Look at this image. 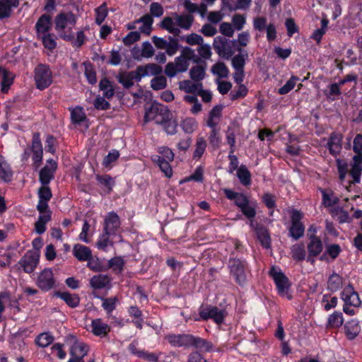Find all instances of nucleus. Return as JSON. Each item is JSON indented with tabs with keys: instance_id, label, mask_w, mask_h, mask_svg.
Here are the masks:
<instances>
[{
	"instance_id": "39",
	"label": "nucleus",
	"mask_w": 362,
	"mask_h": 362,
	"mask_svg": "<svg viewBox=\"0 0 362 362\" xmlns=\"http://www.w3.org/2000/svg\"><path fill=\"white\" fill-rule=\"evenodd\" d=\"M176 16V23L177 25L183 28L185 30H189L194 21V17L190 15H178L177 13H175Z\"/></svg>"
},
{
	"instance_id": "30",
	"label": "nucleus",
	"mask_w": 362,
	"mask_h": 362,
	"mask_svg": "<svg viewBox=\"0 0 362 362\" xmlns=\"http://www.w3.org/2000/svg\"><path fill=\"white\" fill-rule=\"evenodd\" d=\"M55 295L71 308H76L79 305L80 298L76 294H72L68 292H57Z\"/></svg>"
},
{
	"instance_id": "4",
	"label": "nucleus",
	"mask_w": 362,
	"mask_h": 362,
	"mask_svg": "<svg viewBox=\"0 0 362 362\" xmlns=\"http://www.w3.org/2000/svg\"><path fill=\"white\" fill-rule=\"evenodd\" d=\"M341 298L344 303L343 311L349 315H355V308L361 306V300L352 285L349 284L343 289Z\"/></svg>"
},
{
	"instance_id": "3",
	"label": "nucleus",
	"mask_w": 362,
	"mask_h": 362,
	"mask_svg": "<svg viewBox=\"0 0 362 362\" xmlns=\"http://www.w3.org/2000/svg\"><path fill=\"white\" fill-rule=\"evenodd\" d=\"M269 275L274 280L279 294L287 299H291L292 296L290 293L291 283L281 269L277 266H272L269 271Z\"/></svg>"
},
{
	"instance_id": "49",
	"label": "nucleus",
	"mask_w": 362,
	"mask_h": 362,
	"mask_svg": "<svg viewBox=\"0 0 362 362\" xmlns=\"http://www.w3.org/2000/svg\"><path fill=\"white\" fill-rule=\"evenodd\" d=\"M199 86L202 88V84L201 83L198 84L192 83L189 80H184L180 83V88L187 93H197Z\"/></svg>"
},
{
	"instance_id": "47",
	"label": "nucleus",
	"mask_w": 362,
	"mask_h": 362,
	"mask_svg": "<svg viewBox=\"0 0 362 362\" xmlns=\"http://www.w3.org/2000/svg\"><path fill=\"white\" fill-rule=\"evenodd\" d=\"M214 74H216L219 78H227L229 74L228 68L222 62L216 63L211 69Z\"/></svg>"
},
{
	"instance_id": "15",
	"label": "nucleus",
	"mask_w": 362,
	"mask_h": 362,
	"mask_svg": "<svg viewBox=\"0 0 362 362\" xmlns=\"http://www.w3.org/2000/svg\"><path fill=\"white\" fill-rule=\"evenodd\" d=\"M168 342L173 346H192L193 335L192 334H171L167 337Z\"/></svg>"
},
{
	"instance_id": "24",
	"label": "nucleus",
	"mask_w": 362,
	"mask_h": 362,
	"mask_svg": "<svg viewBox=\"0 0 362 362\" xmlns=\"http://www.w3.org/2000/svg\"><path fill=\"white\" fill-rule=\"evenodd\" d=\"M324 95L329 101H334L339 99L342 92L341 86L338 83H332L327 86V88L323 90Z\"/></svg>"
},
{
	"instance_id": "32",
	"label": "nucleus",
	"mask_w": 362,
	"mask_h": 362,
	"mask_svg": "<svg viewBox=\"0 0 362 362\" xmlns=\"http://www.w3.org/2000/svg\"><path fill=\"white\" fill-rule=\"evenodd\" d=\"M323 249L322 243L320 239L315 236H311L310 242L308 245L309 255L311 256H317Z\"/></svg>"
},
{
	"instance_id": "37",
	"label": "nucleus",
	"mask_w": 362,
	"mask_h": 362,
	"mask_svg": "<svg viewBox=\"0 0 362 362\" xmlns=\"http://www.w3.org/2000/svg\"><path fill=\"white\" fill-rule=\"evenodd\" d=\"M182 131L188 134H192L198 127V123L194 117H186L180 122Z\"/></svg>"
},
{
	"instance_id": "46",
	"label": "nucleus",
	"mask_w": 362,
	"mask_h": 362,
	"mask_svg": "<svg viewBox=\"0 0 362 362\" xmlns=\"http://www.w3.org/2000/svg\"><path fill=\"white\" fill-rule=\"evenodd\" d=\"M115 228H105V233L102 234L97 243L98 247L103 250H106L108 245H111L112 242L110 240V234Z\"/></svg>"
},
{
	"instance_id": "56",
	"label": "nucleus",
	"mask_w": 362,
	"mask_h": 362,
	"mask_svg": "<svg viewBox=\"0 0 362 362\" xmlns=\"http://www.w3.org/2000/svg\"><path fill=\"white\" fill-rule=\"evenodd\" d=\"M103 300V308L106 311L107 314H111L112 312L116 308V303L117 302V298L116 297L110 298H101Z\"/></svg>"
},
{
	"instance_id": "40",
	"label": "nucleus",
	"mask_w": 362,
	"mask_h": 362,
	"mask_svg": "<svg viewBox=\"0 0 362 362\" xmlns=\"http://www.w3.org/2000/svg\"><path fill=\"white\" fill-rule=\"evenodd\" d=\"M342 286V278L339 274L333 273L327 281V288L332 292H336Z\"/></svg>"
},
{
	"instance_id": "59",
	"label": "nucleus",
	"mask_w": 362,
	"mask_h": 362,
	"mask_svg": "<svg viewBox=\"0 0 362 362\" xmlns=\"http://www.w3.org/2000/svg\"><path fill=\"white\" fill-rule=\"evenodd\" d=\"M117 79L119 83L127 89L130 88L134 85V82L132 81V78H131L129 72L127 74H119L117 76Z\"/></svg>"
},
{
	"instance_id": "58",
	"label": "nucleus",
	"mask_w": 362,
	"mask_h": 362,
	"mask_svg": "<svg viewBox=\"0 0 362 362\" xmlns=\"http://www.w3.org/2000/svg\"><path fill=\"white\" fill-rule=\"evenodd\" d=\"M105 226H118L120 224L119 216L114 211L109 212L105 218Z\"/></svg>"
},
{
	"instance_id": "51",
	"label": "nucleus",
	"mask_w": 362,
	"mask_h": 362,
	"mask_svg": "<svg viewBox=\"0 0 362 362\" xmlns=\"http://www.w3.org/2000/svg\"><path fill=\"white\" fill-rule=\"evenodd\" d=\"M104 96L98 95L93 101L94 107L98 110H107L110 108V103L105 100Z\"/></svg>"
},
{
	"instance_id": "16",
	"label": "nucleus",
	"mask_w": 362,
	"mask_h": 362,
	"mask_svg": "<svg viewBox=\"0 0 362 362\" xmlns=\"http://www.w3.org/2000/svg\"><path fill=\"white\" fill-rule=\"evenodd\" d=\"M0 76L1 79V91L3 93H7L14 82L15 74L5 67L0 66Z\"/></svg>"
},
{
	"instance_id": "35",
	"label": "nucleus",
	"mask_w": 362,
	"mask_h": 362,
	"mask_svg": "<svg viewBox=\"0 0 362 362\" xmlns=\"http://www.w3.org/2000/svg\"><path fill=\"white\" fill-rule=\"evenodd\" d=\"M257 239L263 247L269 249L271 247V239L266 228H255Z\"/></svg>"
},
{
	"instance_id": "43",
	"label": "nucleus",
	"mask_w": 362,
	"mask_h": 362,
	"mask_svg": "<svg viewBox=\"0 0 362 362\" xmlns=\"http://www.w3.org/2000/svg\"><path fill=\"white\" fill-rule=\"evenodd\" d=\"M137 23H143V25L140 28L141 32L149 35L153 23V19L149 14H145L136 21Z\"/></svg>"
},
{
	"instance_id": "55",
	"label": "nucleus",
	"mask_w": 362,
	"mask_h": 362,
	"mask_svg": "<svg viewBox=\"0 0 362 362\" xmlns=\"http://www.w3.org/2000/svg\"><path fill=\"white\" fill-rule=\"evenodd\" d=\"M248 93L247 88L244 84H240L237 90H233L230 93L231 100H236L245 98Z\"/></svg>"
},
{
	"instance_id": "31",
	"label": "nucleus",
	"mask_w": 362,
	"mask_h": 362,
	"mask_svg": "<svg viewBox=\"0 0 362 362\" xmlns=\"http://www.w3.org/2000/svg\"><path fill=\"white\" fill-rule=\"evenodd\" d=\"M192 346H194L202 352H210L214 349V345L211 342L194 336H193Z\"/></svg>"
},
{
	"instance_id": "27",
	"label": "nucleus",
	"mask_w": 362,
	"mask_h": 362,
	"mask_svg": "<svg viewBox=\"0 0 362 362\" xmlns=\"http://www.w3.org/2000/svg\"><path fill=\"white\" fill-rule=\"evenodd\" d=\"M322 193V204L325 207H332L338 204L339 199L334 194L332 190L320 189Z\"/></svg>"
},
{
	"instance_id": "53",
	"label": "nucleus",
	"mask_w": 362,
	"mask_h": 362,
	"mask_svg": "<svg viewBox=\"0 0 362 362\" xmlns=\"http://www.w3.org/2000/svg\"><path fill=\"white\" fill-rule=\"evenodd\" d=\"M167 86V80L164 76H156L151 79V87L154 90L164 89Z\"/></svg>"
},
{
	"instance_id": "61",
	"label": "nucleus",
	"mask_w": 362,
	"mask_h": 362,
	"mask_svg": "<svg viewBox=\"0 0 362 362\" xmlns=\"http://www.w3.org/2000/svg\"><path fill=\"white\" fill-rule=\"evenodd\" d=\"M232 23L235 29L241 30L246 23V18L241 14H235L232 18Z\"/></svg>"
},
{
	"instance_id": "63",
	"label": "nucleus",
	"mask_w": 362,
	"mask_h": 362,
	"mask_svg": "<svg viewBox=\"0 0 362 362\" xmlns=\"http://www.w3.org/2000/svg\"><path fill=\"white\" fill-rule=\"evenodd\" d=\"M267 20L264 16H258L253 19V27L254 29L259 32L264 31L267 25Z\"/></svg>"
},
{
	"instance_id": "33",
	"label": "nucleus",
	"mask_w": 362,
	"mask_h": 362,
	"mask_svg": "<svg viewBox=\"0 0 362 362\" xmlns=\"http://www.w3.org/2000/svg\"><path fill=\"white\" fill-rule=\"evenodd\" d=\"M83 65L85 68L84 74L88 83L95 85L97 83V75L93 64L90 62L86 61L83 63Z\"/></svg>"
},
{
	"instance_id": "54",
	"label": "nucleus",
	"mask_w": 362,
	"mask_h": 362,
	"mask_svg": "<svg viewBox=\"0 0 362 362\" xmlns=\"http://www.w3.org/2000/svg\"><path fill=\"white\" fill-rule=\"evenodd\" d=\"M168 40L169 42H167V46L165 49L169 56H173L177 52L179 49V43L177 40L173 37L169 36Z\"/></svg>"
},
{
	"instance_id": "9",
	"label": "nucleus",
	"mask_w": 362,
	"mask_h": 362,
	"mask_svg": "<svg viewBox=\"0 0 362 362\" xmlns=\"http://www.w3.org/2000/svg\"><path fill=\"white\" fill-rule=\"evenodd\" d=\"M245 262L238 259H231L229 262L230 273L239 284L245 281Z\"/></svg>"
},
{
	"instance_id": "13",
	"label": "nucleus",
	"mask_w": 362,
	"mask_h": 362,
	"mask_svg": "<svg viewBox=\"0 0 362 362\" xmlns=\"http://www.w3.org/2000/svg\"><path fill=\"white\" fill-rule=\"evenodd\" d=\"M69 341L71 343L70 346L71 356L83 358L89 351L88 345L77 340L74 337H71Z\"/></svg>"
},
{
	"instance_id": "28",
	"label": "nucleus",
	"mask_w": 362,
	"mask_h": 362,
	"mask_svg": "<svg viewBox=\"0 0 362 362\" xmlns=\"http://www.w3.org/2000/svg\"><path fill=\"white\" fill-rule=\"evenodd\" d=\"M153 162L156 163L159 167L160 170L165 174V175L170 178L173 175V169L170 164L169 160H165L160 156H156L153 159Z\"/></svg>"
},
{
	"instance_id": "64",
	"label": "nucleus",
	"mask_w": 362,
	"mask_h": 362,
	"mask_svg": "<svg viewBox=\"0 0 362 362\" xmlns=\"http://www.w3.org/2000/svg\"><path fill=\"white\" fill-rule=\"evenodd\" d=\"M140 33L138 31L129 32L124 38L123 42L125 45L129 46L140 39Z\"/></svg>"
},
{
	"instance_id": "2",
	"label": "nucleus",
	"mask_w": 362,
	"mask_h": 362,
	"mask_svg": "<svg viewBox=\"0 0 362 362\" xmlns=\"http://www.w3.org/2000/svg\"><path fill=\"white\" fill-rule=\"evenodd\" d=\"M199 316L194 315L193 320L194 321L207 320L209 319L221 325L223 322L225 318L228 315V312L226 308H218L213 305H202L199 309Z\"/></svg>"
},
{
	"instance_id": "14",
	"label": "nucleus",
	"mask_w": 362,
	"mask_h": 362,
	"mask_svg": "<svg viewBox=\"0 0 362 362\" xmlns=\"http://www.w3.org/2000/svg\"><path fill=\"white\" fill-rule=\"evenodd\" d=\"M14 171L11 165L0 154V183L8 184L13 179Z\"/></svg>"
},
{
	"instance_id": "48",
	"label": "nucleus",
	"mask_w": 362,
	"mask_h": 362,
	"mask_svg": "<svg viewBox=\"0 0 362 362\" xmlns=\"http://www.w3.org/2000/svg\"><path fill=\"white\" fill-rule=\"evenodd\" d=\"M162 127L167 134L174 135L177 133V122L173 119V115H171L166 122H165L162 124Z\"/></svg>"
},
{
	"instance_id": "62",
	"label": "nucleus",
	"mask_w": 362,
	"mask_h": 362,
	"mask_svg": "<svg viewBox=\"0 0 362 362\" xmlns=\"http://www.w3.org/2000/svg\"><path fill=\"white\" fill-rule=\"evenodd\" d=\"M108 265L113 271L120 272L124 266V261L122 258L116 257L110 259Z\"/></svg>"
},
{
	"instance_id": "20",
	"label": "nucleus",
	"mask_w": 362,
	"mask_h": 362,
	"mask_svg": "<svg viewBox=\"0 0 362 362\" xmlns=\"http://www.w3.org/2000/svg\"><path fill=\"white\" fill-rule=\"evenodd\" d=\"M239 53L232 59V66L235 70H243L245 65V61L248 58L247 51L238 46L236 50Z\"/></svg>"
},
{
	"instance_id": "26",
	"label": "nucleus",
	"mask_w": 362,
	"mask_h": 362,
	"mask_svg": "<svg viewBox=\"0 0 362 362\" xmlns=\"http://www.w3.org/2000/svg\"><path fill=\"white\" fill-rule=\"evenodd\" d=\"M71 111V120L74 124H80L87 119V116L83 107L77 105L69 108Z\"/></svg>"
},
{
	"instance_id": "22",
	"label": "nucleus",
	"mask_w": 362,
	"mask_h": 362,
	"mask_svg": "<svg viewBox=\"0 0 362 362\" xmlns=\"http://www.w3.org/2000/svg\"><path fill=\"white\" fill-rule=\"evenodd\" d=\"M99 88L103 91V95L106 99H111L115 95L116 90L112 82L107 77L103 78L99 82Z\"/></svg>"
},
{
	"instance_id": "36",
	"label": "nucleus",
	"mask_w": 362,
	"mask_h": 362,
	"mask_svg": "<svg viewBox=\"0 0 362 362\" xmlns=\"http://www.w3.org/2000/svg\"><path fill=\"white\" fill-rule=\"evenodd\" d=\"M344 322L342 313L335 311L331 314L327 319V328H339Z\"/></svg>"
},
{
	"instance_id": "5",
	"label": "nucleus",
	"mask_w": 362,
	"mask_h": 362,
	"mask_svg": "<svg viewBox=\"0 0 362 362\" xmlns=\"http://www.w3.org/2000/svg\"><path fill=\"white\" fill-rule=\"evenodd\" d=\"M34 80L38 90H43L53 82L52 71L49 65L39 64L34 69Z\"/></svg>"
},
{
	"instance_id": "6",
	"label": "nucleus",
	"mask_w": 362,
	"mask_h": 362,
	"mask_svg": "<svg viewBox=\"0 0 362 362\" xmlns=\"http://www.w3.org/2000/svg\"><path fill=\"white\" fill-rule=\"evenodd\" d=\"M236 46V40H230L223 36H216L213 42V47L216 52L220 57L227 59L233 55L234 48Z\"/></svg>"
},
{
	"instance_id": "45",
	"label": "nucleus",
	"mask_w": 362,
	"mask_h": 362,
	"mask_svg": "<svg viewBox=\"0 0 362 362\" xmlns=\"http://www.w3.org/2000/svg\"><path fill=\"white\" fill-rule=\"evenodd\" d=\"M205 68L200 65L192 66L189 71V76L192 80L199 82L204 79L205 76Z\"/></svg>"
},
{
	"instance_id": "1",
	"label": "nucleus",
	"mask_w": 362,
	"mask_h": 362,
	"mask_svg": "<svg viewBox=\"0 0 362 362\" xmlns=\"http://www.w3.org/2000/svg\"><path fill=\"white\" fill-rule=\"evenodd\" d=\"M77 17L72 11H61L54 18V29L59 37L66 42H72L74 35L71 29L75 26Z\"/></svg>"
},
{
	"instance_id": "23",
	"label": "nucleus",
	"mask_w": 362,
	"mask_h": 362,
	"mask_svg": "<svg viewBox=\"0 0 362 362\" xmlns=\"http://www.w3.org/2000/svg\"><path fill=\"white\" fill-rule=\"evenodd\" d=\"M165 107V106L162 104L156 102L153 103L149 108L146 110L144 122L147 123L156 119Z\"/></svg>"
},
{
	"instance_id": "19",
	"label": "nucleus",
	"mask_w": 362,
	"mask_h": 362,
	"mask_svg": "<svg viewBox=\"0 0 362 362\" xmlns=\"http://www.w3.org/2000/svg\"><path fill=\"white\" fill-rule=\"evenodd\" d=\"M111 279L107 275L98 274L90 279V286L95 290L110 288Z\"/></svg>"
},
{
	"instance_id": "21",
	"label": "nucleus",
	"mask_w": 362,
	"mask_h": 362,
	"mask_svg": "<svg viewBox=\"0 0 362 362\" xmlns=\"http://www.w3.org/2000/svg\"><path fill=\"white\" fill-rule=\"evenodd\" d=\"M361 327L357 320H351L344 325V332L349 340L354 339L360 333Z\"/></svg>"
},
{
	"instance_id": "7",
	"label": "nucleus",
	"mask_w": 362,
	"mask_h": 362,
	"mask_svg": "<svg viewBox=\"0 0 362 362\" xmlns=\"http://www.w3.org/2000/svg\"><path fill=\"white\" fill-rule=\"evenodd\" d=\"M39 257L37 251H28L18 262V269H21L26 273L33 272L39 262Z\"/></svg>"
},
{
	"instance_id": "41",
	"label": "nucleus",
	"mask_w": 362,
	"mask_h": 362,
	"mask_svg": "<svg viewBox=\"0 0 362 362\" xmlns=\"http://www.w3.org/2000/svg\"><path fill=\"white\" fill-rule=\"evenodd\" d=\"M332 216L339 223H350L352 220L348 211L341 207L334 208L332 211Z\"/></svg>"
},
{
	"instance_id": "57",
	"label": "nucleus",
	"mask_w": 362,
	"mask_h": 362,
	"mask_svg": "<svg viewBox=\"0 0 362 362\" xmlns=\"http://www.w3.org/2000/svg\"><path fill=\"white\" fill-rule=\"evenodd\" d=\"M39 199L49 201L52 197L51 188L49 185H41L37 192Z\"/></svg>"
},
{
	"instance_id": "10",
	"label": "nucleus",
	"mask_w": 362,
	"mask_h": 362,
	"mask_svg": "<svg viewBox=\"0 0 362 362\" xmlns=\"http://www.w3.org/2000/svg\"><path fill=\"white\" fill-rule=\"evenodd\" d=\"M52 27V18L51 15L49 13L42 14L35 25L36 36L40 37V35L50 33Z\"/></svg>"
},
{
	"instance_id": "29",
	"label": "nucleus",
	"mask_w": 362,
	"mask_h": 362,
	"mask_svg": "<svg viewBox=\"0 0 362 362\" xmlns=\"http://www.w3.org/2000/svg\"><path fill=\"white\" fill-rule=\"evenodd\" d=\"M37 38L41 40L45 49L52 51L57 47V36L54 33H49L46 35H40V37H37Z\"/></svg>"
},
{
	"instance_id": "17",
	"label": "nucleus",
	"mask_w": 362,
	"mask_h": 362,
	"mask_svg": "<svg viewBox=\"0 0 362 362\" xmlns=\"http://www.w3.org/2000/svg\"><path fill=\"white\" fill-rule=\"evenodd\" d=\"M91 332L97 337H105L110 332V327L101 319H95L91 322Z\"/></svg>"
},
{
	"instance_id": "11",
	"label": "nucleus",
	"mask_w": 362,
	"mask_h": 362,
	"mask_svg": "<svg viewBox=\"0 0 362 362\" xmlns=\"http://www.w3.org/2000/svg\"><path fill=\"white\" fill-rule=\"evenodd\" d=\"M37 285L38 287L45 291L52 288L54 285L53 273L50 269H45L37 276Z\"/></svg>"
},
{
	"instance_id": "60",
	"label": "nucleus",
	"mask_w": 362,
	"mask_h": 362,
	"mask_svg": "<svg viewBox=\"0 0 362 362\" xmlns=\"http://www.w3.org/2000/svg\"><path fill=\"white\" fill-rule=\"evenodd\" d=\"M95 23L98 25H101L107 16V11L105 4L99 6L95 9Z\"/></svg>"
},
{
	"instance_id": "18",
	"label": "nucleus",
	"mask_w": 362,
	"mask_h": 362,
	"mask_svg": "<svg viewBox=\"0 0 362 362\" xmlns=\"http://www.w3.org/2000/svg\"><path fill=\"white\" fill-rule=\"evenodd\" d=\"M19 0H0V20L9 18L13 8H17Z\"/></svg>"
},
{
	"instance_id": "38",
	"label": "nucleus",
	"mask_w": 362,
	"mask_h": 362,
	"mask_svg": "<svg viewBox=\"0 0 362 362\" xmlns=\"http://www.w3.org/2000/svg\"><path fill=\"white\" fill-rule=\"evenodd\" d=\"M237 177L240 183L244 186H248L251 184V173L247 167L241 165L237 170Z\"/></svg>"
},
{
	"instance_id": "25",
	"label": "nucleus",
	"mask_w": 362,
	"mask_h": 362,
	"mask_svg": "<svg viewBox=\"0 0 362 362\" xmlns=\"http://www.w3.org/2000/svg\"><path fill=\"white\" fill-rule=\"evenodd\" d=\"M73 254L79 261H88L92 258L91 250L82 245H76L73 249Z\"/></svg>"
},
{
	"instance_id": "44",
	"label": "nucleus",
	"mask_w": 362,
	"mask_h": 362,
	"mask_svg": "<svg viewBox=\"0 0 362 362\" xmlns=\"http://www.w3.org/2000/svg\"><path fill=\"white\" fill-rule=\"evenodd\" d=\"M206 146V141L203 137L198 138L195 144L193 159L197 160H199L204 153Z\"/></svg>"
},
{
	"instance_id": "34",
	"label": "nucleus",
	"mask_w": 362,
	"mask_h": 362,
	"mask_svg": "<svg viewBox=\"0 0 362 362\" xmlns=\"http://www.w3.org/2000/svg\"><path fill=\"white\" fill-rule=\"evenodd\" d=\"M95 179L98 184L104 186L106 188L107 192L108 194H110L112 191L113 187L115 185V181L110 175L97 174L95 175Z\"/></svg>"
},
{
	"instance_id": "52",
	"label": "nucleus",
	"mask_w": 362,
	"mask_h": 362,
	"mask_svg": "<svg viewBox=\"0 0 362 362\" xmlns=\"http://www.w3.org/2000/svg\"><path fill=\"white\" fill-rule=\"evenodd\" d=\"M338 303V298L336 296L331 297L328 295H324L322 299V303L324 309L327 311L334 308Z\"/></svg>"
},
{
	"instance_id": "42",
	"label": "nucleus",
	"mask_w": 362,
	"mask_h": 362,
	"mask_svg": "<svg viewBox=\"0 0 362 362\" xmlns=\"http://www.w3.org/2000/svg\"><path fill=\"white\" fill-rule=\"evenodd\" d=\"M262 202L269 210V215L272 216L274 210L276 207V197L271 193L266 192L262 197Z\"/></svg>"
},
{
	"instance_id": "12",
	"label": "nucleus",
	"mask_w": 362,
	"mask_h": 362,
	"mask_svg": "<svg viewBox=\"0 0 362 362\" xmlns=\"http://www.w3.org/2000/svg\"><path fill=\"white\" fill-rule=\"evenodd\" d=\"M343 136L340 133H331L325 147L328 148L329 153L334 157L339 155L342 148Z\"/></svg>"
},
{
	"instance_id": "8",
	"label": "nucleus",
	"mask_w": 362,
	"mask_h": 362,
	"mask_svg": "<svg viewBox=\"0 0 362 362\" xmlns=\"http://www.w3.org/2000/svg\"><path fill=\"white\" fill-rule=\"evenodd\" d=\"M57 169V162L49 158L47 160L45 165L39 172V182L41 185H49L50 182L54 180V174Z\"/></svg>"
},
{
	"instance_id": "50",
	"label": "nucleus",
	"mask_w": 362,
	"mask_h": 362,
	"mask_svg": "<svg viewBox=\"0 0 362 362\" xmlns=\"http://www.w3.org/2000/svg\"><path fill=\"white\" fill-rule=\"evenodd\" d=\"M53 339V337L50 334L44 332L37 336L35 342L40 347H47L52 344Z\"/></svg>"
}]
</instances>
